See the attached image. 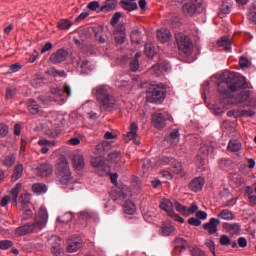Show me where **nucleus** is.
<instances>
[{"mask_svg": "<svg viewBox=\"0 0 256 256\" xmlns=\"http://www.w3.org/2000/svg\"><path fill=\"white\" fill-rule=\"evenodd\" d=\"M218 47H222L224 51H231V39L227 36H223L220 40L217 42Z\"/></svg>", "mask_w": 256, "mask_h": 256, "instance_id": "31", "label": "nucleus"}, {"mask_svg": "<svg viewBox=\"0 0 256 256\" xmlns=\"http://www.w3.org/2000/svg\"><path fill=\"white\" fill-rule=\"evenodd\" d=\"M117 8V2L106 0L105 4L100 8L99 11L102 13H109L110 11H115Z\"/></svg>", "mask_w": 256, "mask_h": 256, "instance_id": "33", "label": "nucleus"}, {"mask_svg": "<svg viewBox=\"0 0 256 256\" xmlns=\"http://www.w3.org/2000/svg\"><path fill=\"white\" fill-rule=\"evenodd\" d=\"M29 219H33V211L26 209L22 214V221H29Z\"/></svg>", "mask_w": 256, "mask_h": 256, "instance_id": "53", "label": "nucleus"}, {"mask_svg": "<svg viewBox=\"0 0 256 256\" xmlns=\"http://www.w3.org/2000/svg\"><path fill=\"white\" fill-rule=\"evenodd\" d=\"M199 210V206H197L196 203H192L189 208L186 207V217H189V215H193V213H197Z\"/></svg>", "mask_w": 256, "mask_h": 256, "instance_id": "51", "label": "nucleus"}, {"mask_svg": "<svg viewBox=\"0 0 256 256\" xmlns=\"http://www.w3.org/2000/svg\"><path fill=\"white\" fill-rule=\"evenodd\" d=\"M52 95H57L58 97H63L64 93H66L67 97H71V86L65 84L64 88H52L51 89Z\"/></svg>", "mask_w": 256, "mask_h": 256, "instance_id": "22", "label": "nucleus"}, {"mask_svg": "<svg viewBox=\"0 0 256 256\" xmlns=\"http://www.w3.org/2000/svg\"><path fill=\"white\" fill-rule=\"evenodd\" d=\"M23 177V164L18 163L14 166L12 173V181H19Z\"/></svg>", "mask_w": 256, "mask_h": 256, "instance_id": "29", "label": "nucleus"}, {"mask_svg": "<svg viewBox=\"0 0 256 256\" xmlns=\"http://www.w3.org/2000/svg\"><path fill=\"white\" fill-rule=\"evenodd\" d=\"M131 71H137L139 69V60L132 59L129 61Z\"/></svg>", "mask_w": 256, "mask_h": 256, "instance_id": "62", "label": "nucleus"}, {"mask_svg": "<svg viewBox=\"0 0 256 256\" xmlns=\"http://www.w3.org/2000/svg\"><path fill=\"white\" fill-rule=\"evenodd\" d=\"M20 199H21V205L23 209H27V207H29V204L31 203V194L23 193L20 196Z\"/></svg>", "mask_w": 256, "mask_h": 256, "instance_id": "42", "label": "nucleus"}, {"mask_svg": "<svg viewBox=\"0 0 256 256\" xmlns=\"http://www.w3.org/2000/svg\"><path fill=\"white\" fill-rule=\"evenodd\" d=\"M173 207H175L176 211H178V213H181V215H186L187 213V207L181 205V203L179 202H174Z\"/></svg>", "mask_w": 256, "mask_h": 256, "instance_id": "50", "label": "nucleus"}, {"mask_svg": "<svg viewBox=\"0 0 256 256\" xmlns=\"http://www.w3.org/2000/svg\"><path fill=\"white\" fill-rule=\"evenodd\" d=\"M120 5L122 8L125 9V11H129V12L137 11V9H138L137 3L131 2L129 0H122L120 2Z\"/></svg>", "mask_w": 256, "mask_h": 256, "instance_id": "32", "label": "nucleus"}, {"mask_svg": "<svg viewBox=\"0 0 256 256\" xmlns=\"http://www.w3.org/2000/svg\"><path fill=\"white\" fill-rule=\"evenodd\" d=\"M32 191L37 195H41L42 193H47V185L44 183H35L32 186Z\"/></svg>", "mask_w": 256, "mask_h": 256, "instance_id": "39", "label": "nucleus"}, {"mask_svg": "<svg viewBox=\"0 0 256 256\" xmlns=\"http://www.w3.org/2000/svg\"><path fill=\"white\" fill-rule=\"evenodd\" d=\"M200 153L203 155H209V153H213V147L211 144L202 143L200 146Z\"/></svg>", "mask_w": 256, "mask_h": 256, "instance_id": "44", "label": "nucleus"}, {"mask_svg": "<svg viewBox=\"0 0 256 256\" xmlns=\"http://www.w3.org/2000/svg\"><path fill=\"white\" fill-rule=\"evenodd\" d=\"M115 85L118 89H121V91H125V93H130L133 89V82L129 78H126L125 75L118 76Z\"/></svg>", "mask_w": 256, "mask_h": 256, "instance_id": "10", "label": "nucleus"}, {"mask_svg": "<svg viewBox=\"0 0 256 256\" xmlns=\"http://www.w3.org/2000/svg\"><path fill=\"white\" fill-rule=\"evenodd\" d=\"M239 103H246V105H251L253 98H251V91L242 90L238 96Z\"/></svg>", "mask_w": 256, "mask_h": 256, "instance_id": "24", "label": "nucleus"}, {"mask_svg": "<svg viewBox=\"0 0 256 256\" xmlns=\"http://www.w3.org/2000/svg\"><path fill=\"white\" fill-rule=\"evenodd\" d=\"M176 41L180 53H183V55H191V51H193V44L189 37L180 34L176 37Z\"/></svg>", "mask_w": 256, "mask_h": 256, "instance_id": "7", "label": "nucleus"}, {"mask_svg": "<svg viewBox=\"0 0 256 256\" xmlns=\"http://www.w3.org/2000/svg\"><path fill=\"white\" fill-rule=\"evenodd\" d=\"M218 219H223L224 221H232L234 219L233 212L228 209L222 210L218 215Z\"/></svg>", "mask_w": 256, "mask_h": 256, "instance_id": "41", "label": "nucleus"}, {"mask_svg": "<svg viewBox=\"0 0 256 256\" xmlns=\"http://www.w3.org/2000/svg\"><path fill=\"white\" fill-rule=\"evenodd\" d=\"M91 165L95 169H102V171H107V169H109V166L105 164V159H103L101 156L92 158Z\"/></svg>", "mask_w": 256, "mask_h": 256, "instance_id": "18", "label": "nucleus"}, {"mask_svg": "<svg viewBox=\"0 0 256 256\" xmlns=\"http://www.w3.org/2000/svg\"><path fill=\"white\" fill-rule=\"evenodd\" d=\"M171 69V65L167 61H162L151 67L150 71L155 75V77H161L163 75V71H169Z\"/></svg>", "mask_w": 256, "mask_h": 256, "instance_id": "13", "label": "nucleus"}, {"mask_svg": "<svg viewBox=\"0 0 256 256\" xmlns=\"http://www.w3.org/2000/svg\"><path fill=\"white\" fill-rule=\"evenodd\" d=\"M23 66L20 63H15L10 65V73H17V71H21Z\"/></svg>", "mask_w": 256, "mask_h": 256, "instance_id": "63", "label": "nucleus"}, {"mask_svg": "<svg viewBox=\"0 0 256 256\" xmlns=\"http://www.w3.org/2000/svg\"><path fill=\"white\" fill-rule=\"evenodd\" d=\"M203 11V0H185L182 4V13L185 17H194Z\"/></svg>", "mask_w": 256, "mask_h": 256, "instance_id": "6", "label": "nucleus"}, {"mask_svg": "<svg viewBox=\"0 0 256 256\" xmlns=\"http://www.w3.org/2000/svg\"><path fill=\"white\" fill-rule=\"evenodd\" d=\"M206 247L215 255V242L212 240L206 239L205 240Z\"/></svg>", "mask_w": 256, "mask_h": 256, "instance_id": "60", "label": "nucleus"}, {"mask_svg": "<svg viewBox=\"0 0 256 256\" xmlns=\"http://www.w3.org/2000/svg\"><path fill=\"white\" fill-rule=\"evenodd\" d=\"M203 185H205V179L202 177L194 178L190 184L189 188L191 191H194V193H197L198 191H201L203 189Z\"/></svg>", "mask_w": 256, "mask_h": 256, "instance_id": "17", "label": "nucleus"}, {"mask_svg": "<svg viewBox=\"0 0 256 256\" xmlns=\"http://www.w3.org/2000/svg\"><path fill=\"white\" fill-rule=\"evenodd\" d=\"M47 74L51 77H65V72L63 70L59 71L55 67H51L47 70Z\"/></svg>", "mask_w": 256, "mask_h": 256, "instance_id": "43", "label": "nucleus"}, {"mask_svg": "<svg viewBox=\"0 0 256 256\" xmlns=\"http://www.w3.org/2000/svg\"><path fill=\"white\" fill-rule=\"evenodd\" d=\"M57 27L61 31H67V29H71V27H73V22H71L68 19H62V20L58 21Z\"/></svg>", "mask_w": 256, "mask_h": 256, "instance_id": "40", "label": "nucleus"}, {"mask_svg": "<svg viewBox=\"0 0 256 256\" xmlns=\"http://www.w3.org/2000/svg\"><path fill=\"white\" fill-rule=\"evenodd\" d=\"M131 195V192L129 191V187L124 186L122 189L118 192L119 199H127Z\"/></svg>", "mask_w": 256, "mask_h": 256, "instance_id": "46", "label": "nucleus"}, {"mask_svg": "<svg viewBox=\"0 0 256 256\" xmlns=\"http://www.w3.org/2000/svg\"><path fill=\"white\" fill-rule=\"evenodd\" d=\"M167 121H171V116L165 113H154L152 115V122L156 129H165L167 127Z\"/></svg>", "mask_w": 256, "mask_h": 256, "instance_id": "9", "label": "nucleus"}, {"mask_svg": "<svg viewBox=\"0 0 256 256\" xmlns=\"http://www.w3.org/2000/svg\"><path fill=\"white\" fill-rule=\"evenodd\" d=\"M100 7L101 5L99 4V1H92L87 5V9H89V11H97Z\"/></svg>", "mask_w": 256, "mask_h": 256, "instance_id": "54", "label": "nucleus"}, {"mask_svg": "<svg viewBox=\"0 0 256 256\" xmlns=\"http://www.w3.org/2000/svg\"><path fill=\"white\" fill-rule=\"evenodd\" d=\"M23 184L17 183L15 187L12 188L11 195H12V205H17V197H19V191H21Z\"/></svg>", "mask_w": 256, "mask_h": 256, "instance_id": "37", "label": "nucleus"}, {"mask_svg": "<svg viewBox=\"0 0 256 256\" xmlns=\"http://www.w3.org/2000/svg\"><path fill=\"white\" fill-rule=\"evenodd\" d=\"M107 161L114 165H117L121 161V152H111L107 156Z\"/></svg>", "mask_w": 256, "mask_h": 256, "instance_id": "38", "label": "nucleus"}, {"mask_svg": "<svg viewBox=\"0 0 256 256\" xmlns=\"http://www.w3.org/2000/svg\"><path fill=\"white\" fill-rule=\"evenodd\" d=\"M92 95L96 97L98 103H100L105 111H112V109H115L117 101L115 100V97H113V94H111V88L108 86L102 85L93 88Z\"/></svg>", "mask_w": 256, "mask_h": 256, "instance_id": "3", "label": "nucleus"}, {"mask_svg": "<svg viewBox=\"0 0 256 256\" xmlns=\"http://www.w3.org/2000/svg\"><path fill=\"white\" fill-rule=\"evenodd\" d=\"M173 202H171V200L167 199V198H163L160 200V209H162L163 211H166V213H168V215L170 216L171 213H174L175 211L173 210Z\"/></svg>", "mask_w": 256, "mask_h": 256, "instance_id": "21", "label": "nucleus"}, {"mask_svg": "<svg viewBox=\"0 0 256 256\" xmlns=\"http://www.w3.org/2000/svg\"><path fill=\"white\" fill-rule=\"evenodd\" d=\"M17 94V89L14 87H7L6 88V94H5V99H13L15 95Z\"/></svg>", "mask_w": 256, "mask_h": 256, "instance_id": "49", "label": "nucleus"}, {"mask_svg": "<svg viewBox=\"0 0 256 256\" xmlns=\"http://www.w3.org/2000/svg\"><path fill=\"white\" fill-rule=\"evenodd\" d=\"M27 107L29 113H31L32 115H37V113L41 111V109L39 108V104H37V102L33 99L28 100Z\"/></svg>", "mask_w": 256, "mask_h": 256, "instance_id": "34", "label": "nucleus"}, {"mask_svg": "<svg viewBox=\"0 0 256 256\" xmlns=\"http://www.w3.org/2000/svg\"><path fill=\"white\" fill-rule=\"evenodd\" d=\"M221 225V220L217 218H211L208 223L203 224V229L209 233V235H215L217 233L219 227Z\"/></svg>", "mask_w": 256, "mask_h": 256, "instance_id": "15", "label": "nucleus"}, {"mask_svg": "<svg viewBox=\"0 0 256 256\" xmlns=\"http://www.w3.org/2000/svg\"><path fill=\"white\" fill-rule=\"evenodd\" d=\"M56 175L60 181L64 185H67L69 181H71V168L69 167V161L67 158H60L58 163L56 164Z\"/></svg>", "mask_w": 256, "mask_h": 256, "instance_id": "5", "label": "nucleus"}, {"mask_svg": "<svg viewBox=\"0 0 256 256\" xmlns=\"http://www.w3.org/2000/svg\"><path fill=\"white\" fill-rule=\"evenodd\" d=\"M239 64H240V67H242V69L245 67L246 68L251 67V62L249 61V59L245 57H240Z\"/></svg>", "mask_w": 256, "mask_h": 256, "instance_id": "58", "label": "nucleus"}, {"mask_svg": "<svg viewBox=\"0 0 256 256\" xmlns=\"http://www.w3.org/2000/svg\"><path fill=\"white\" fill-rule=\"evenodd\" d=\"M174 231H175V226L173 225V223L167 221L162 224L161 234L164 237H169V235H171V233H174Z\"/></svg>", "mask_w": 256, "mask_h": 256, "instance_id": "26", "label": "nucleus"}, {"mask_svg": "<svg viewBox=\"0 0 256 256\" xmlns=\"http://www.w3.org/2000/svg\"><path fill=\"white\" fill-rule=\"evenodd\" d=\"M37 171L40 177H49L53 173V167L49 164H40Z\"/></svg>", "mask_w": 256, "mask_h": 256, "instance_id": "20", "label": "nucleus"}, {"mask_svg": "<svg viewBox=\"0 0 256 256\" xmlns=\"http://www.w3.org/2000/svg\"><path fill=\"white\" fill-rule=\"evenodd\" d=\"M248 18L252 23H256V4H254L249 12Z\"/></svg>", "mask_w": 256, "mask_h": 256, "instance_id": "56", "label": "nucleus"}, {"mask_svg": "<svg viewBox=\"0 0 256 256\" xmlns=\"http://www.w3.org/2000/svg\"><path fill=\"white\" fill-rule=\"evenodd\" d=\"M224 225L226 229H228V231H231L232 233H237L241 230V226L238 223H233V224L226 223Z\"/></svg>", "mask_w": 256, "mask_h": 256, "instance_id": "48", "label": "nucleus"}, {"mask_svg": "<svg viewBox=\"0 0 256 256\" xmlns=\"http://www.w3.org/2000/svg\"><path fill=\"white\" fill-rule=\"evenodd\" d=\"M16 161H17V157L15 156V154L11 153L4 156L1 163L2 165H4V167L10 168V167H13V165H15Z\"/></svg>", "mask_w": 256, "mask_h": 256, "instance_id": "28", "label": "nucleus"}, {"mask_svg": "<svg viewBox=\"0 0 256 256\" xmlns=\"http://www.w3.org/2000/svg\"><path fill=\"white\" fill-rule=\"evenodd\" d=\"M166 87L163 83L152 84L146 97L148 103H162V101H165Z\"/></svg>", "mask_w": 256, "mask_h": 256, "instance_id": "4", "label": "nucleus"}, {"mask_svg": "<svg viewBox=\"0 0 256 256\" xmlns=\"http://www.w3.org/2000/svg\"><path fill=\"white\" fill-rule=\"evenodd\" d=\"M144 53L145 55H147V57H153V55H155V50L153 49V46H151V44H146Z\"/></svg>", "mask_w": 256, "mask_h": 256, "instance_id": "55", "label": "nucleus"}, {"mask_svg": "<svg viewBox=\"0 0 256 256\" xmlns=\"http://www.w3.org/2000/svg\"><path fill=\"white\" fill-rule=\"evenodd\" d=\"M114 38L116 43H119L120 45H122V43H125V33L123 31H115Z\"/></svg>", "mask_w": 256, "mask_h": 256, "instance_id": "45", "label": "nucleus"}, {"mask_svg": "<svg viewBox=\"0 0 256 256\" xmlns=\"http://www.w3.org/2000/svg\"><path fill=\"white\" fill-rule=\"evenodd\" d=\"M247 83L243 78L235 77V74L231 73L224 79L223 82L218 84V91L222 95L223 99L233 97V93L240 91V89H246Z\"/></svg>", "mask_w": 256, "mask_h": 256, "instance_id": "2", "label": "nucleus"}, {"mask_svg": "<svg viewBox=\"0 0 256 256\" xmlns=\"http://www.w3.org/2000/svg\"><path fill=\"white\" fill-rule=\"evenodd\" d=\"M161 161V165H167L170 163L172 171L177 175H180V177L185 176V170L183 169L181 162L169 157H164Z\"/></svg>", "mask_w": 256, "mask_h": 256, "instance_id": "8", "label": "nucleus"}, {"mask_svg": "<svg viewBox=\"0 0 256 256\" xmlns=\"http://www.w3.org/2000/svg\"><path fill=\"white\" fill-rule=\"evenodd\" d=\"M137 131H139V126L137 123L132 122L130 125V131L124 136L125 141H134L135 145H141V142L137 140Z\"/></svg>", "mask_w": 256, "mask_h": 256, "instance_id": "14", "label": "nucleus"}, {"mask_svg": "<svg viewBox=\"0 0 256 256\" xmlns=\"http://www.w3.org/2000/svg\"><path fill=\"white\" fill-rule=\"evenodd\" d=\"M190 253L192 256H205V252L198 247H192Z\"/></svg>", "mask_w": 256, "mask_h": 256, "instance_id": "52", "label": "nucleus"}, {"mask_svg": "<svg viewBox=\"0 0 256 256\" xmlns=\"http://www.w3.org/2000/svg\"><path fill=\"white\" fill-rule=\"evenodd\" d=\"M80 72L82 73H91L95 69V64L89 60H82L80 63Z\"/></svg>", "mask_w": 256, "mask_h": 256, "instance_id": "30", "label": "nucleus"}, {"mask_svg": "<svg viewBox=\"0 0 256 256\" xmlns=\"http://www.w3.org/2000/svg\"><path fill=\"white\" fill-rule=\"evenodd\" d=\"M67 251L68 253H75L83 247V240L77 236H72L68 239Z\"/></svg>", "mask_w": 256, "mask_h": 256, "instance_id": "12", "label": "nucleus"}, {"mask_svg": "<svg viewBox=\"0 0 256 256\" xmlns=\"http://www.w3.org/2000/svg\"><path fill=\"white\" fill-rule=\"evenodd\" d=\"M47 221H49V214L47 213V208L40 207L38 213L35 216V222L18 227L15 230V234L18 235V237H23V235H28V233H35V231H41L42 229H45V227H47Z\"/></svg>", "mask_w": 256, "mask_h": 256, "instance_id": "1", "label": "nucleus"}, {"mask_svg": "<svg viewBox=\"0 0 256 256\" xmlns=\"http://www.w3.org/2000/svg\"><path fill=\"white\" fill-rule=\"evenodd\" d=\"M38 145H40L41 148V153L43 155L49 153V147H53L55 145V142H51L45 138H42L38 141Z\"/></svg>", "mask_w": 256, "mask_h": 256, "instance_id": "27", "label": "nucleus"}, {"mask_svg": "<svg viewBox=\"0 0 256 256\" xmlns=\"http://www.w3.org/2000/svg\"><path fill=\"white\" fill-rule=\"evenodd\" d=\"M9 133V128L7 125L0 123V137H7Z\"/></svg>", "mask_w": 256, "mask_h": 256, "instance_id": "57", "label": "nucleus"}, {"mask_svg": "<svg viewBox=\"0 0 256 256\" xmlns=\"http://www.w3.org/2000/svg\"><path fill=\"white\" fill-rule=\"evenodd\" d=\"M220 245H223L224 247H227V245H231V239H229V236L222 235L220 237Z\"/></svg>", "mask_w": 256, "mask_h": 256, "instance_id": "59", "label": "nucleus"}, {"mask_svg": "<svg viewBox=\"0 0 256 256\" xmlns=\"http://www.w3.org/2000/svg\"><path fill=\"white\" fill-rule=\"evenodd\" d=\"M67 57H69V52L65 49H59L51 54L49 61L53 65H59V63H63V61H67Z\"/></svg>", "mask_w": 256, "mask_h": 256, "instance_id": "11", "label": "nucleus"}, {"mask_svg": "<svg viewBox=\"0 0 256 256\" xmlns=\"http://www.w3.org/2000/svg\"><path fill=\"white\" fill-rule=\"evenodd\" d=\"M179 137H181V134H179V129H174L169 132L166 140L168 143H170V145H177V143H179Z\"/></svg>", "mask_w": 256, "mask_h": 256, "instance_id": "23", "label": "nucleus"}, {"mask_svg": "<svg viewBox=\"0 0 256 256\" xmlns=\"http://www.w3.org/2000/svg\"><path fill=\"white\" fill-rule=\"evenodd\" d=\"M72 163L74 166V169H77L80 171V169H83L85 167V158H83V155L81 154H75L72 159Z\"/></svg>", "mask_w": 256, "mask_h": 256, "instance_id": "25", "label": "nucleus"}, {"mask_svg": "<svg viewBox=\"0 0 256 256\" xmlns=\"http://www.w3.org/2000/svg\"><path fill=\"white\" fill-rule=\"evenodd\" d=\"M171 31L167 28H162L157 31V38L160 43H167L171 39Z\"/></svg>", "mask_w": 256, "mask_h": 256, "instance_id": "19", "label": "nucleus"}, {"mask_svg": "<svg viewBox=\"0 0 256 256\" xmlns=\"http://www.w3.org/2000/svg\"><path fill=\"white\" fill-rule=\"evenodd\" d=\"M52 241H54V244L51 246L52 255L61 256L63 253V248L61 247V238L59 236H52Z\"/></svg>", "mask_w": 256, "mask_h": 256, "instance_id": "16", "label": "nucleus"}, {"mask_svg": "<svg viewBox=\"0 0 256 256\" xmlns=\"http://www.w3.org/2000/svg\"><path fill=\"white\" fill-rule=\"evenodd\" d=\"M119 19H121V14L119 12H116L110 20L111 25L115 27V25L119 23Z\"/></svg>", "mask_w": 256, "mask_h": 256, "instance_id": "61", "label": "nucleus"}, {"mask_svg": "<svg viewBox=\"0 0 256 256\" xmlns=\"http://www.w3.org/2000/svg\"><path fill=\"white\" fill-rule=\"evenodd\" d=\"M227 149L231 153H237V151H241V142L238 140H230Z\"/></svg>", "mask_w": 256, "mask_h": 256, "instance_id": "36", "label": "nucleus"}, {"mask_svg": "<svg viewBox=\"0 0 256 256\" xmlns=\"http://www.w3.org/2000/svg\"><path fill=\"white\" fill-rule=\"evenodd\" d=\"M124 213L126 215H133L135 211H137V207L135 206V203L132 201H126L123 205Z\"/></svg>", "mask_w": 256, "mask_h": 256, "instance_id": "35", "label": "nucleus"}, {"mask_svg": "<svg viewBox=\"0 0 256 256\" xmlns=\"http://www.w3.org/2000/svg\"><path fill=\"white\" fill-rule=\"evenodd\" d=\"M189 225H193L194 227H200L201 225V220L198 218H189L188 219Z\"/></svg>", "mask_w": 256, "mask_h": 256, "instance_id": "64", "label": "nucleus"}, {"mask_svg": "<svg viewBox=\"0 0 256 256\" xmlns=\"http://www.w3.org/2000/svg\"><path fill=\"white\" fill-rule=\"evenodd\" d=\"M13 247V241L11 240H0V249L2 251H7V249H11Z\"/></svg>", "mask_w": 256, "mask_h": 256, "instance_id": "47", "label": "nucleus"}]
</instances>
